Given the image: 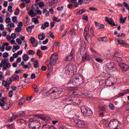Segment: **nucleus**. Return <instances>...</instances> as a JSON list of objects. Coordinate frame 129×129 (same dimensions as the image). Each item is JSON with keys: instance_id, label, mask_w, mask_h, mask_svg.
<instances>
[{"instance_id": "57", "label": "nucleus", "mask_w": 129, "mask_h": 129, "mask_svg": "<svg viewBox=\"0 0 129 129\" xmlns=\"http://www.w3.org/2000/svg\"><path fill=\"white\" fill-rule=\"evenodd\" d=\"M16 42L18 43L20 45H21L22 43V40L20 38H17L16 39Z\"/></svg>"}, {"instance_id": "30", "label": "nucleus", "mask_w": 129, "mask_h": 129, "mask_svg": "<svg viewBox=\"0 0 129 129\" xmlns=\"http://www.w3.org/2000/svg\"><path fill=\"white\" fill-rule=\"evenodd\" d=\"M54 88H52L51 90H50L49 91H51V92L50 93V94H52V93H56V92H58V91H57V89L56 88H54Z\"/></svg>"}, {"instance_id": "40", "label": "nucleus", "mask_w": 129, "mask_h": 129, "mask_svg": "<svg viewBox=\"0 0 129 129\" xmlns=\"http://www.w3.org/2000/svg\"><path fill=\"white\" fill-rule=\"evenodd\" d=\"M18 21V18H17V16H14L12 18V22L13 23H16Z\"/></svg>"}, {"instance_id": "37", "label": "nucleus", "mask_w": 129, "mask_h": 129, "mask_svg": "<svg viewBox=\"0 0 129 129\" xmlns=\"http://www.w3.org/2000/svg\"><path fill=\"white\" fill-rule=\"evenodd\" d=\"M117 41L118 42L119 44L121 45H123L124 44V40H122L121 39H117Z\"/></svg>"}, {"instance_id": "41", "label": "nucleus", "mask_w": 129, "mask_h": 129, "mask_svg": "<svg viewBox=\"0 0 129 129\" xmlns=\"http://www.w3.org/2000/svg\"><path fill=\"white\" fill-rule=\"evenodd\" d=\"M41 53V49H37V52L36 53L37 55L38 56L39 58H42V56L39 54V53Z\"/></svg>"}, {"instance_id": "16", "label": "nucleus", "mask_w": 129, "mask_h": 129, "mask_svg": "<svg viewBox=\"0 0 129 129\" xmlns=\"http://www.w3.org/2000/svg\"><path fill=\"white\" fill-rule=\"evenodd\" d=\"M8 129H16V126L15 125V123H12L10 124H8L6 125Z\"/></svg>"}, {"instance_id": "22", "label": "nucleus", "mask_w": 129, "mask_h": 129, "mask_svg": "<svg viewBox=\"0 0 129 129\" xmlns=\"http://www.w3.org/2000/svg\"><path fill=\"white\" fill-rule=\"evenodd\" d=\"M5 99H6L5 98H3V99H1V101L0 102V106H5L6 105V102H5Z\"/></svg>"}, {"instance_id": "8", "label": "nucleus", "mask_w": 129, "mask_h": 129, "mask_svg": "<svg viewBox=\"0 0 129 129\" xmlns=\"http://www.w3.org/2000/svg\"><path fill=\"white\" fill-rule=\"evenodd\" d=\"M119 66L122 71H127L128 70V66L124 63H120Z\"/></svg>"}, {"instance_id": "12", "label": "nucleus", "mask_w": 129, "mask_h": 129, "mask_svg": "<svg viewBox=\"0 0 129 129\" xmlns=\"http://www.w3.org/2000/svg\"><path fill=\"white\" fill-rule=\"evenodd\" d=\"M92 1L93 0H79V5H82V3H84V4H86V5H87V4L91 3Z\"/></svg>"}, {"instance_id": "58", "label": "nucleus", "mask_w": 129, "mask_h": 129, "mask_svg": "<svg viewBox=\"0 0 129 129\" xmlns=\"http://www.w3.org/2000/svg\"><path fill=\"white\" fill-rule=\"evenodd\" d=\"M26 115V113L25 112H20L19 113V116H24Z\"/></svg>"}, {"instance_id": "26", "label": "nucleus", "mask_w": 129, "mask_h": 129, "mask_svg": "<svg viewBox=\"0 0 129 129\" xmlns=\"http://www.w3.org/2000/svg\"><path fill=\"white\" fill-rule=\"evenodd\" d=\"M25 101H26V100H25V99L21 98L18 103L19 105H22V104H24V103H25Z\"/></svg>"}, {"instance_id": "19", "label": "nucleus", "mask_w": 129, "mask_h": 129, "mask_svg": "<svg viewBox=\"0 0 129 129\" xmlns=\"http://www.w3.org/2000/svg\"><path fill=\"white\" fill-rule=\"evenodd\" d=\"M35 28V26L34 25H32L31 26L27 27L26 28V30L28 32V33H32V30Z\"/></svg>"}, {"instance_id": "17", "label": "nucleus", "mask_w": 129, "mask_h": 129, "mask_svg": "<svg viewBox=\"0 0 129 129\" xmlns=\"http://www.w3.org/2000/svg\"><path fill=\"white\" fill-rule=\"evenodd\" d=\"M50 59H52V60H58V55H57V53H53Z\"/></svg>"}, {"instance_id": "25", "label": "nucleus", "mask_w": 129, "mask_h": 129, "mask_svg": "<svg viewBox=\"0 0 129 129\" xmlns=\"http://www.w3.org/2000/svg\"><path fill=\"white\" fill-rule=\"evenodd\" d=\"M46 38V36H45V34H42L38 35V39L39 40H44Z\"/></svg>"}, {"instance_id": "34", "label": "nucleus", "mask_w": 129, "mask_h": 129, "mask_svg": "<svg viewBox=\"0 0 129 129\" xmlns=\"http://www.w3.org/2000/svg\"><path fill=\"white\" fill-rule=\"evenodd\" d=\"M38 65H39V61H38V60H36L35 61V62L34 64V68H38L39 67V66H38Z\"/></svg>"}, {"instance_id": "43", "label": "nucleus", "mask_w": 129, "mask_h": 129, "mask_svg": "<svg viewBox=\"0 0 129 129\" xmlns=\"http://www.w3.org/2000/svg\"><path fill=\"white\" fill-rule=\"evenodd\" d=\"M95 60L96 61V62H98L99 63H102V62H103V60H102V59L99 58H96L95 59Z\"/></svg>"}, {"instance_id": "31", "label": "nucleus", "mask_w": 129, "mask_h": 129, "mask_svg": "<svg viewBox=\"0 0 129 129\" xmlns=\"http://www.w3.org/2000/svg\"><path fill=\"white\" fill-rule=\"evenodd\" d=\"M29 15H30L31 16H33L32 17H35L36 16V14L34 13V11H33V10H30L29 11Z\"/></svg>"}, {"instance_id": "20", "label": "nucleus", "mask_w": 129, "mask_h": 129, "mask_svg": "<svg viewBox=\"0 0 129 129\" xmlns=\"http://www.w3.org/2000/svg\"><path fill=\"white\" fill-rule=\"evenodd\" d=\"M85 114L87 116H90V115H92V111L90 109L86 110Z\"/></svg>"}, {"instance_id": "48", "label": "nucleus", "mask_w": 129, "mask_h": 129, "mask_svg": "<svg viewBox=\"0 0 129 129\" xmlns=\"http://www.w3.org/2000/svg\"><path fill=\"white\" fill-rule=\"evenodd\" d=\"M48 68L50 71H52L53 70V65H51L49 63L48 65Z\"/></svg>"}, {"instance_id": "11", "label": "nucleus", "mask_w": 129, "mask_h": 129, "mask_svg": "<svg viewBox=\"0 0 129 129\" xmlns=\"http://www.w3.org/2000/svg\"><path fill=\"white\" fill-rule=\"evenodd\" d=\"M11 79H12L13 81H19L20 80V76L18 75L14 74L11 77Z\"/></svg>"}, {"instance_id": "3", "label": "nucleus", "mask_w": 129, "mask_h": 129, "mask_svg": "<svg viewBox=\"0 0 129 129\" xmlns=\"http://www.w3.org/2000/svg\"><path fill=\"white\" fill-rule=\"evenodd\" d=\"M79 102H75L72 99V98L69 97L68 98H66L64 101L68 105H76V104H79L80 103V100H78Z\"/></svg>"}, {"instance_id": "45", "label": "nucleus", "mask_w": 129, "mask_h": 129, "mask_svg": "<svg viewBox=\"0 0 129 129\" xmlns=\"http://www.w3.org/2000/svg\"><path fill=\"white\" fill-rule=\"evenodd\" d=\"M36 41V39H35L34 37H31L30 39V42L31 44H34L35 43V41Z\"/></svg>"}, {"instance_id": "4", "label": "nucleus", "mask_w": 129, "mask_h": 129, "mask_svg": "<svg viewBox=\"0 0 129 129\" xmlns=\"http://www.w3.org/2000/svg\"><path fill=\"white\" fill-rule=\"evenodd\" d=\"M91 60V56L89 54V52H86L82 56V63H85L87 61H90Z\"/></svg>"}, {"instance_id": "44", "label": "nucleus", "mask_w": 129, "mask_h": 129, "mask_svg": "<svg viewBox=\"0 0 129 129\" xmlns=\"http://www.w3.org/2000/svg\"><path fill=\"white\" fill-rule=\"evenodd\" d=\"M7 27L9 28V27L10 28H15V24L14 23H10L8 24L7 25Z\"/></svg>"}, {"instance_id": "46", "label": "nucleus", "mask_w": 129, "mask_h": 129, "mask_svg": "<svg viewBox=\"0 0 129 129\" xmlns=\"http://www.w3.org/2000/svg\"><path fill=\"white\" fill-rule=\"evenodd\" d=\"M100 110H101V111L103 112V113H104V112H105V111H106V108H105V107L103 106L100 108Z\"/></svg>"}, {"instance_id": "32", "label": "nucleus", "mask_w": 129, "mask_h": 129, "mask_svg": "<svg viewBox=\"0 0 129 129\" xmlns=\"http://www.w3.org/2000/svg\"><path fill=\"white\" fill-rule=\"evenodd\" d=\"M55 4H57V2H56V1L55 0H51V2H49V7H52L53 5H55Z\"/></svg>"}, {"instance_id": "38", "label": "nucleus", "mask_w": 129, "mask_h": 129, "mask_svg": "<svg viewBox=\"0 0 129 129\" xmlns=\"http://www.w3.org/2000/svg\"><path fill=\"white\" fill-rule=\"evenodd\" d=\"M8 61H9V59L6 58L3 59L1 61V64H6Z\"/></svg>"}, {"instance_id": "35", "label": "nucleus", "mask_w": 129, "mask_h": 129, "mask_svg": "<svg viewBox=\"0 0 129 129\" xmlns=\"http://www.w3.org/2000/svg\"><path fill=\"white\" fill-rule=\"evenodd\" d=\"M19 14H20V9L16 8V9L15 10V12L14 13V15H15V16H18Z\"/></svg>"}, {"instance_id": "59", "label": "nucleus", "mask_w": 129, "mask_h": 129, "mask_svg": "<svg viewBox=\"0 0 129 129\" xmlns=\"http://www.w3.org/2000/svg\"><path fill=\"white\" fill-rule=\"evenodd\" d=\"M15 119H16L15 118V117L13 115L9 119V121H11V122H12V121H14Z\"/></svg>"}, {"instance_id": "18", "label": "nucleus", "mask_w": 129, "mask_h": 129, "mask_svg": "<svg viewBox=\"0 0 129 129\" xmlns=\"http://www.w3.org/2000/svg\"><path fill=\"white\" fill-rule=\"evenodd\" d=\"M78 89V88H77L76 87L70 88V90L71 91H73L72 92L73 95H77V94H76V92L75 91H76V90H77Z\"/></svg>"}, {"instance_id": "14", "label": "nucleus", "mask_w": 129, "mask_h": 129, "mask_svg": "<svg viewBox=\"0 0 129 129\" xmlns=\"http://www.w3.org/2000/svg\"><path fill=\"white\" fill-rule=\"evenodd\" d=\"M98 40L100 42H104L105 43H107V41H108L107 37H99Z\"/></svg>"}, {"instance_id": "55", "label": "nucleus", "mask_w": 129, "mask_h": 129, "mask_svg": "<svg viewBox=\"0 0 129 129\" xmlns=\"http://www.w3.org/2000/svg\"><path fill=\"white\" fill-rule=\"evenodd\" d=\"M105 26L103 24H100V26H99V28H98V30H100L101 29H104Z\"/></svg>"}, {"instance_id": "54", "label": "nucleus", "mask_w": 129, "mask_h": 129, "mask_svg": "<svg viewBox=\"0 0 129 129\" xmlns=\"http://www.w3.org/2000/svg\"><path fill=\"white\" fill-rule=\"evenodd\" d=\"M53 21H55V22H60L61 19H59L57 17H53Z\"/></svg>"}, {"instance_id": "49", "label": "nucleus", "mask_w": 129, "mask_h": 129, "mask_svg": "<svg viewBox=\"0 0 129 129\" xmlns=\"http://www.w3.org/2000/svg\"><path fill=\"white\" fill-rule=\"evenodd\" d=\"M2 107H3L4 110H8V109H10V106L6 107V105H5V106H2Z\"/></svg>"}, {"instance_id": "28", "label": "nucleus", "mask_w": 129, "mask_h": 129, "mask_svg": "<svg viewBox=\"0 0 129 129\" xmlns=\"http://www.w3.org/2000/svg\"><path fill=\"white\" fill-rule=\"evenodd\" d=\"M32 21L34 23V24H35V25H38V24H39V20H38L36 18H32Z\"/></svg>"}, {"instance_id": "23", "label": "nucleus", "mask_w": 129, "mask_h": 129, "mask_svg": "<svg viewBox=\"0 0 129 129\" xmlns=\"http://www.w3.org/2000/svg\"><path fill=\"white\" fill-rule=\"evenodd\" d=\"M50 65H55L57 63V60L53 59H50Z\"/></svg>"}, {"instance_id": "7", "label": "nucleus", "mask_w": 129, "mask_h": 129, "mask_svg": "<svg viewBox=\"0 0 129 129\" xmlns=\"http://www.w3.org/2000/svg\"><path fill=\"white\" fill-rule=\"evenodd\" d=\"M13 81H14L12 80V78H8L6 81H5V80H2V85H6L9 86L13 83Z\"/></svg>"}, {"instance_id": "5", "label": "nucleus", "mask_w": 129, "mask_h": 129, "mask_svg": "<svg viewBox=\"0 0 129 129\" xmlns=\"http://www.w3.org/2000/svg\"><path fill=\"white\" fill-rule=\"evenodd\" d=\"M75 122L77 124L78 127H80L81 128H85L86 127L84 121L81 120H76Z\"/></svg>"}, {"instance_id": "50", "label": "nucleus", "mask_w": 129, "mask_h": 129, "mask_svg": "<svg viewBox=\"0 0 129 129\" xmlns=\"http://www.w3.org/2000/svg\"><path fill=\"white\" fill-rule=\"evenodd\" d=\"M90 11H92L93 12H95L96 11H98V9L94 8V7H91L89 8Z\"/></svg>"}, {"instance_id": "56", "label": "nucleus", "mask_w": 129, "mask_h": 129, "mask_svg": "<svg viewBox=\"0 0 129 129\" xmlns=\"http://www.w3.org/2000/svg\"><path fill=\"white\" fill-rule=\"evenodd\" d=\"M40 48L41 49V50L44 51L45 50H47V49H48V47H47V46H42Z\"/></svg>"}, {"instance_id": "29", "label": "nucleus", "mask_w": 129, "mask_h": 129, "mask_svg": "<svg viewBox=\"0 0 129 129\" xmlns=\"http://www.w3.org/2000/svg\"><path fill=\"white\" fill-rule=\"evenodd\" d=\"M126 21V17H125L123 18H120V24H124L125 23V21Z\"/></svg>"}, {"instance_id": "52", "label": "nucleus", "mask_w": 129, "mask_h": 129, "mask_svg": "<svg viewBox=\"0 0 129 129\" xmlns=\"http://www.w3.org/2000/svg\"><path fill=\"white\" fill-rule=\"evenodd\" d=\"M19 122H20L21 124H23V123H24L25 124H26V121H25L24 119H20Z\"/></svg>"}, {"instance_id": "10", "label": "nucleus", "mask_w": 129, "mask_h": 129, "mask_svg": "<svg viewBox=\"0 0 129 129\" xmlns=\"http://www.w3.org/2000/svg\"><path fill=\"white\" fill-rule=\"evenodd\" d=\"M105 83V85L108 87L111 86V85L113 84V83L112 82L111 80H110V78H109L108 79L106 80Z\"/></svg>"}, {"instance_id": "39", "label": "nucleus", "mask_w": 129, "mask_h": 129, "mask_svg": "<svg viewBox=\"0 0 129 129\" xmlns=\"http://www.w3.org/2000/svg\"><path fill=\"white\" fill-rule=\"evenodd\" d=\"M5 22L6 24H10L11 23V18L10 17H8L5 20Z\"/></svg>"}, {"instance_id": "1", "label": "nucleus", "mask_w": 129, "mask_h": 129, "mask_svg": "<svg viewBox=\"0 0 129 129\" xmlns=\"http://www.w3.org/2000/svg\"><path fill=\"white\" fill-rule=\"evenodd\" d=\"M28 125L30 129H39L41 127V122L37 120L30 118Z\"/></svg>"}, {"instance_id": "53", "label": "nucleus", "mask_w": 129, "mask_h": 129, "mask_svg": "<svg viewBox=\"0 0 129 129\" xmlns=\"http://www.w3.org/2000/svg\"><path fill=\"white\" fill-rule=\"evenodd\" d=\"M3 58H8V57H9V53L8 52H5L3 54Z\"/></svg>"}, {"instance_id": "60", "label": "nucleus", "mask_w": 129, "mask_h": 129, "mask_svg": "<svg viewBox=\"0 0 129 129\" xmlns=\"http://www.w3.org/2000/svg\"><path fill=\"white\" fill-rule=\"evenodd\" d=\"M109 106V108L110 109H112V110H113V109H114V106L112 104H110Z\"/></svg>"}, {"instance_id": "9", "label": "nucleus", "mask_w": 129, "mask_h": 129, "mask_svg": "<svg viewBox=\"0 0 129 129\" xmlns=\"http://www.w3.org/2000/svg\"><path fill=\"white\" fill-rule=\"evenodd\" d=\"M74 57V52H73V51H72L70 55L66 57L67 59H66L65 61H71V60L73 59Z\"/></svg>"}, {"instance_id": "42", "label": "nucleus", "mask_w": 129, "mask_h": 129, "mask_svg": "<svg viewBox=\"0 0 129 129\" xmlns=\"http://www.w3.org/2000/svg\"><path fill=\"white\" fill-rule=\"evenodd\" d=\"M29 55H35V51L33 50H29L28 51Z\"/></svg>"}, {"instance_id": "47", "label": "nucleus", "mask_w": 129, "mask_h": 129, "mask_svg": "<svg viewBox=\"0 0 129 129\" xmlns=\"http://www.w3.org/2000/svg\"><path fill=\"white\" fill-rule=\"evenodd\" d=\"M13 93H14V91H13V90H11V91L9 92L8 94H9V97H10V98L13 97Z\"/></svg>"}, {"instance_id": "61", "label": "nucleus", "mask_w": 129, "mask_h": 129, "mask_svg": "<svg viewBox=\"0 0 129 129\" xmlns=\"http://www.w3.org/2000/svg\"><path fill=\"white\" fill-rule=\"evenodd\" d=\"M18 27L19 28H22V27H23V22L21 21L19 22Z\"/></svg>"}, {"instance_id": "33", "label": "nucleus", "mask_w": 129, "mask_h": 129, "mask_svg": "<svg viewBox=\"0 0 129 129\" xmlns=\"http://www.w3.org/2000/svg\"><path fill=\"white\" fill-rule=\"evenodd\" d=\"M58 47V48H60V43L57 41H55L54 43H53V47Z\"/></svg>"}, {"instance_id": "27", "label": "nucleus", "mask_w": 129, "mask_h": 129, "mask_svg": "<svg viewBox=\"0 0 129 129\" xmlns=\"http://www.w3.org/2000/svg\"><path fill=\"white\" fill-rule=\"evenodd\" d=\"M108 23H109V25H112V26H115L114 21H113V20H112V18H110L109 19V21H108Z\"/></svg>"}, {"instance_id": "24", "label": "nucleus", "mask_w": 129, "mask_h": 129, "mask_svg": "<svg viewBox=\"0 0 129 129\" xmlns=\"http://www.w3.org/2000/svg\"><path fill=\"white\" fill-rule=\"evenodd\" d=\"M83 95H84V96H86V97H88V98H91L92 97V95L89 93H83Z\"/></svg>"}, {"instance_id": "62", "label": "nucleus", "mask_w": 129, "mask_h": 129, "mask_svg": "<svg viewBox=\"0 0 129 129\" xmlns=\"http://www.w3.org/2000/svg\"><path fill=\"white\" fill-rule=\"evenodd\" d=\"M6 50L7 51H11L12 50V46H8L6 47Z\"/></svg>"}, {"instance_id": "36", "label": "nucleus", "mask_w": 129, "mask_h": 129, "mask_svg": "<svg viewBox=\"0 0 129 129\" xmlns=\"http://www.w3.org/2000/svg\"><path fill=\"white\" fill-rule=\"evenodd\" d=\"M22 30V28L18 27L16 28H15V32H16L17 33H20V32H21Z\"/></svg>"}, {"instance_id": "64", "label": "nucleus", "mask_w": 129, "mask_h": 129, "mask_svg": "<svg viewBox=\"0 0 129 129\" xmlns=\"http://www.w3.org/2000/svg\"><path fill=\"white\" fill-rule=\"evenodd\" d=\"M90 35H93L94 34V32L93 31V28L91 27L90 30Z\"/></svg>"}, {"instance_id": "15", "label": "nucleus", "mask_w": 129, "mask_h": 129, "mask_svg": "<svg viewBox=\"0 0 129 129\" xmlns=\"http://www.w3.org/2000/svg\"><path fill=\"white\" fill-rule=\"evenodd\" d=\"M50 26V24L48 22H46L44 23V24H42L41 29L42 30H45L46 28H48Z\"/></svg>"}, {"instance_id": "51", "label": "nucleus", "mask_w": 129, "mask_h": 129, "mask_svg": "<svg viewBox=\"0 0 129 129\" xmlns=\"http://www.w3.org/2000/svg\"><path fill=\"white\" fill-rule=\"evenodd\" d=\"M13 7L12 6H10L8 7V11L10 12V13H13Z\"/></svg>"}, {"instance_id": "21", "label": "nucleus", "mask_w": 129, "mask_h": 129, "mask_svg": "<svg viewBox=\"0 0 129 129\" xmlns=\"http://www.w3.org/2000/svg\"><path fill=\"white\" fill-rule=\"evenodd\" d=\"M22 59L23 61H25V62L28 61L29 60V55L28 54H25L22 56Z\"/></svg>"}, {"instance_id": "63", "label": "nucleus", "mask_w": 129, "mask_h": 129, "mask_svg": "<svg viewBox=\"0 0 129 129\" xmlns=\"http://www.w3.org/2000/svg\"><path fill=\"white\" fill-rule=\"evenodd\" d=\"M11 66H12V65H11V63L10 62L7 63L5 65V67L7 68H10Z\"/></svg>"}, {"instance_id": "13", "label": "nucleus", "mask_w": 129, "mask_h": 129, "mask_svg": "<svg viewBox=\"0 0 129 129\" xmlns=\"http://www.w3.org/2000/svg\"><path fill=\"white\" fill-rule=\"evenodd\" d=\"M118 55V52L115 53V56L114 57V58L115 59V60H116L117 62H120L122 61V59L121 58V57L116 56Z\"/></svg>"}, {"instance_id": "6", "label": "nucleus", "mask_w": 129, "mask_h": 129, "mask_svg": "<svg viewBox=\"0 0 129 129\" xmlns=\"http://www.w3.org/2000/svg\"><path fill=\"white\" fill-rule=\"evenodd\" d=\"M73 82H75V83H79V84L83 83V78L81 77H75L73 78Z\"/></svg>"}, {"instance_id": "2", "label": "nucleus", "mask_w": 129, "mask_h": 129, "mask_svg": "<svg viewBox=\"0 0 129 129\" xmlns=\"http://www.w3.org/2000/svg\"><path fill=\"white\" fill-rule=\"evenodd\" d=\"M90 26L89 25H87L85 28V32L84 35L85 37V40L87 41L88 42H89V40H91V35L89 34V29Z\"/></svg>"}]
</instances>
